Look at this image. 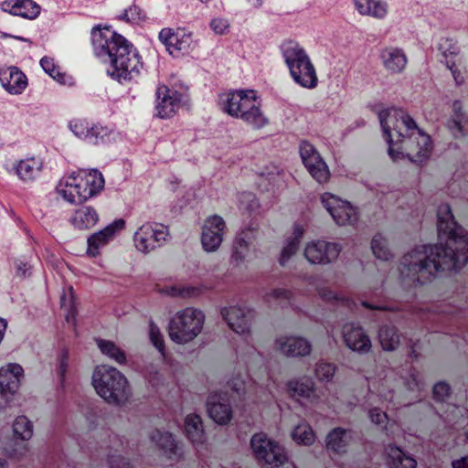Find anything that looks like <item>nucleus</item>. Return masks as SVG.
<instances>
[{"mask_svg": "<svg viewBox=\"0 0 468 468\" xmlns=\"http://www.w3.org/2000/svg\"><path fill=\"white\" fill-rule=\"evenodd\" d=\"M436 245H420L404 255L402 276L423 282L445 271L458 270L468 262V235L454 220L451 207L442 204L437 211Z\"/></svg>", "mask_w": 468, "mask_h": 468, "instance_id": "obj_1", "label": "nucleus"}, {"mask_svg": "<svg viewBox=\"0 0 468 468\" xmlns=\"http://www.w3.org/2000/svg\"><path fill=\"white\" fill-rule=\"evenodd\" d=\"M378 118L388 144V155L394 162L408 158L420 165L430 158L433 148L431 136L404 110L381 111Z\"/></svg>", "mask_w": 468, "mask_h": 468, "instance_id": "obj_2", "label": "nucleus"}, {"mask_svg": "<svg viewBox=\"0 0 468 468\" xmlns=\"http://www.w3.org/2000/svg\"><path fill=\"white\" fill-rule=\"evenodd\" d=\"M91 43L95 54L109 58L108 74L120 83L137 78L143 69L141 57L133 44L110 28H93Z\"/></svg>", "mask_w": 468, "mask_h": 468, "instance_id": "obj_3", "label": "nucleus"}, {"mask_svg": "<svg viewBox=\"0 0 468 468\" xmlns=\"http://www.w3.org/2000/svg\"><path fill=\"white\" fill-rule=\"evenodd\" d=\"M91 383L96 393L110 405L123 406L132 397L128 379L113 367L97 366L92 373Z\"/></svg>", "mask_w": 468, "mask_h": 468, "instance_id": "obj_4", "label": "nucleus"}, {"mask_svg": "<svg viewBox=\"0 0 468 468\" xmlns=\"http://www.w3.org/2000/svg\"><path fill=\"white\" fill-rule=\"evenodd\" d=\"M104 187L102 174L92 169L78 171L62 177L58 186V195L70 204H80L96 196Z\"/></svg>", "mask_w": 468, "mask_h": 468, "instance_id": "obj_5", "label": "nucleus"}, {"mask_svg": "<svg viewBox=\"0 0 468 468\" xmlns=\"http://www.w3.org/2000/svg\"><path fill=\"white\" fill-rule=\"evenodd\" d=\"M281 50L293 81L304 89L316 88V69L305 49L298 42L289 40L281 46Z\"/></svg>", "mask_w": 468, "mask_h": 468, "instance_id": "obj_6", "label": "nucleus"}, {"mask_svg": "<svg viewBox=\"0 0 468 468\" xmlns=\"http://www.w3.org/2000/svg\"><path fill=\"white\" fill-rule=\"evenodd\" d=\"M205 319V314L194 307L177 311L169 322L170 339L179 345L191 342L202 332Z\"/></svg>", "mask_w": 468, "mask_h": 468, "instance_id": "obj_7", "label": "nucleus"}, {"mask_svg": "<svg viewBox=\"0 0 468 468\" xmlns=\"http://www.w3.org/2000/svg\"><path fill=\"white\" fill-rule=\"evenodd\" d=\"M170 239L169 228L158 222H145L133 233V241L137 251L143 254L163 247Z\"/></svg>", "mask_w": 468, "mask_h": 468, "instance_id": "obj_8", "label": "nucleus"}, {"mask_svg": "<svg viewBox=\"0 0 468 468\" xmlns=\"http://www.w3.org/2000/svg\"><path fill=\"white\" fill-rule=\"evenodd\" d=\"M15 442L5 447L4 452L9 458L21 459L29 452L27 441L33 438L34 423L26 415L16 416L11 424Z\"/></svg>", "mask_w": 468, "mask_h": 468, "instance_id": "obj_9", "label": "nucleus"}, {"mask_svg": "<svg viewBox=\"0 0 468 468\" xmlns=\"http://www.w3.org/2000/svg\"><path fill=\"white\" fill-rule=\"evenodd\" d=\"M250 445L256 458L271 468H278L287 462L284 448L270 440L265 433L254 434Z\"/></svg>", "mask_w": 468, "mask_h": 468, "instance_id": "obj_10", "label": "nucleus"}, {"mask_svg": "<svg viewBox=\"0 0 468 468\" xmlns=\"http://www.w3.org/2000/svg\"><path fill=\"white\" fill-rule=\"evenodd\" d=\"M321 203L338 226L354 225L358 220V213L350 202L325 192L321 195Z\"/></svg>", "mask_w": 468, "mask_h": 468, "instance_id": "obj_11", "label": "nucleus"}, {"mask_svg": "<svg viewBox=\"0 0 468 468\" xmlns=\"http://www.w3.org/2000/svg\"><path fill=\"white\" fill-rule=\"evenodd\" d=\"M341 251L342 246L337 242L313 239L304 245L303 256L310 264L327 265L336 261Z\"/></svg>", "mask_w": 468, "mask_h": 468, "instance_id": "obj_12", "label": "nucleus"}, {"mask_svg": "<svg viewBox=\"0 0 468 468\" xmlns=\"http://www.w3.org/2000/svg\"><path fill=\"white\" fill-rule=\"evenodd\" d=\"M299 152L311 176L319 184L326 183L330 178V171L315 147L304 141L300 144Z\"/></svg>", "mask_w": 468, "mask_h": 468, "instance_id": "obj_13", "label": "nucleus"}, {"mask_svg": "<svg viewBox=\"0 0 468 468\" xmlns=\"http://www.w3.org/2000/svg\"><path fill=\"white\" fill-rule=\"evenodd\" d=\"M158 37L166 50L174 56L188 53L196 45L193 34L182 28L165 27L159 32Z\"/></svg>", "mask_w": 468, "mask_h": 468, "instance_id": "obj_14", "label": "nucleus"}, {"mask_svg": "<svg viewBox=\"0 0 468 468\" xmlns=\"http://www.w3.org/2000/svg\"><path fill=\"white\" fill-rule=\"evenodd\" d=\"M226 228L225 220L218 215L209 216L204 220L201 244L205 251L215 252L219 249Z\"/></svg>", "mask_w": 468, "mask_h": 468, "instance_id": "obj_15", "label": "nucleus"}, {"mask_svg": "<svg viewBox=\"0 0 468 468\" xmlns=\"http://www.w3.org/2000/svg\"><path fill=\"white\" fill-rule=\"evenodd\" d=\"M286 389L292 399L301 403L315 406L321 401L314 382L309 377L302 376L288 380Z\"/></svg>", "mask_w": 468, "mask_h": 468, "instance_id": "obj_16", "label": "nucleus"}, {"mask_svg": "<svg viewBox=\"0 0 468 468\" xmlns=\"http://www.w3.org/2000/svg\"><path fill=\"white\" fill-rule=\"evenodd\" d=\"M229 327L239 335H248L251 330L253 312L239 305L223 307L220 311Z\"/></svg>", "mask_w": 468, "mask_h": 468, "instance_id": "obj_17", "label": "nucleus"}, {"mask_svg": "<svg viewBox=\"0 0 468 468\" xmlns=\"http://www.w3.org/2000/svg\"><path fill=\"white\" fill-rule=\"evenodd\" d=\"M181 94L165 85H160L156 90V116L160 119L173 117L180 107Z\"/></svg>", "mask_w": 468, "mask_h": 468, "instance_id": "obj_18", "label": "nucleus"}, {"mask_svg": "<svg viewBox=\"0 0 468 468\" xmlns=\"http://www.w3.org/2000/svg\"><path fill=\"white\" fill-rule=\"evenodd\" d=\"M207 410L210 419L219 425H226L232 419L229 398L226 392H212L207 401Z\"/></svg>", "mask_w": 468, "mask_h": 468, "instance_id": "obj_19", "label": "nucleus"}, {"mask_svg": "<svg viewBox=\"0 0 468 468\" xmlns=\"http://www.w3.org/2000/svg\"><path fill=\"white\" fill-rule=\"evenodd\" d=\"M342 334L345 344L350 350L362 355L370 352L371 340L361 326L354 323L346 324Z\"/></svg>", "mask_w": 468, "mask_h": 468, "instance_id": "obj_20", "label": "nucleus"}, {"mask_svg": "<svg viewBox=\"0 0 468 468\" xmlns=\"http://www.w3.org/2000/svg\"><path fill=\"white\" fill-rule=\"evenodd\" d=\"M235 118L242 120L253 129H261L269 122L268 118L261 109V104L254 90L249 95L242 108H240V112Z\"/></svg>", "mask_w": 468, "mask_h": 468, "instance_id": "obj_21", "label": "nucleus"}, {"mask_svg": "<svg viewBox=\"0 0 468 468\" xmlns=\"http://www.w3.org/2000/svg\"><path fill=\"white\" fill-rule=\"evenodd\" d=\"M125 227V221L122 218L116 219L101 230L93 233L88 239L87 254L96 257L100 254V250L107 245L115 236V234Z\"/></svg>", "mask_w": 468, "mask_h": 468, "instance_id": "obj_22", "label": "nucleus"}, {"mask_svg": "<svg viewBox=\"0 0 468 468\" xmlns=\"http://www.w3.org/2000/svg\"><path fill=\"white\" fill-rule=\"evenodd\" d=\"M24 377V369L17 363H8L0 367V391L9 397H15L18 391L21 380Z\"/></svg>", "mask_w": 468, "mask_h": 468, "instance_id": "obj_23", "label": "nucleus"}, {"mask_svg": "<svg viewBox=\"0 0 468 468\" xmlns=\"http://www.w3.org/2000/svg\"><path fill=\"white\" fill-rule=\"evenodd\" d=\"M275 343L280 352L287 356H305L312 351L310 342L301 336H280Z\"/></svg>", "mask_w": 468, "mask_h": 468, "instance_id": "obj_24", "label": "nucleus"}, {"mask_svg": "<svg viewBox=\"0 0 468 468\" xmlns=\"http://www.w3.org/2000/svg\"><path fill=\"white\" fill-rule=\"evenodd\" d=\"M2 9L13 16L26 19H36L41 12V6L33 0H5Z\"/></svg>", "mask_w": 468, "mask_h": 468, "instance_id": "obj_25", "label": "nucleus"}, {"mask_svg": "<svg viewBox=\"0 0 468 468\" xmlns=\"http://www.w3.org/2000/svg\"><path fill=\"white\" fill-rule=\"evenodd\" d=\"M356 10L360 16L376 20H385L389 14V4L387 0H352Z\"/></svg>", "mask_w": 468, "mask_h": 468, "instance_id": "obj_26", "label": "nucleus"}, {"mask_svg": "<svg viewBox=\"0 0 468 468\" xmlns=\"http://www.w3.org/2000/svg\"><path fill=\"white\" fill-rule=\"evenodd\" d=\"M0 82L10 94H21L27 86L26 75L16 67H10L0 71Z\"/></svg>", "mask_w": 468, "mask_h": 468, "instance_id": "obj_27", "label": "nucleus"}, {"mask_svg": "<svg viewBox=\"0 0 468 468\" xmlns=\"http://www.w3.org/2000/svg\"><path fill=\"white\" fill-rule=\"evenodd\" d=\"M252 90H231L222 93L219 96L220 109L227 114L235 117L240 112L244 102L248 99Z\"/></svg>", "mask_w": 468, "mask_h": 468, "instance_id": "obj_28", "label": "nucleus"}, {"mask_svg": "<svg viewBox=\"0 0 468 468\" xmlns=\"http://www.w3.org/2000/svg\"><path fill=\"white\" fill-rule=\"evenodd\" d=\"M380 59L384 68L390 73H400L407 66L408 58L399 48L387 47L380 52Z\"/></svg>", "mask_w": 468, "mask_h": 468, "instance_id": "obj_29", "label": "nucleus"}, {"mask_svg": "<svg viewBox=\"0 0 468 468\" xmlns=\"http://www.w3.org/2000/svg\"><path fill=\"white\" fill-rule=\"evenodd\" d=\"M353 440L354 432L351 430L335 428L326 436V449L337 454L346 453Z\"/></svg>", "mask_w": 468, "mask_h": 468, "instance_id": "obj_30", "label": "nucleus"}, {"mask_svg": "<svg viewBox=\"0 0 468 468\" xmlns=\"http://www.w3.org/2000/svg\"><path fill=\"white\" fill-rule=\"evenodd\" d=\"M304 228L299 223L292 226V234L287 238L282 248L279 262L282 266L286 265L291 258L296 253L299 244L304 234Z\"/></svg>", "mask_w": 468, "mask_h": 468, "instance_id": "obj_31", "label": "nucleus"}, {"mask_svg": "<svg viewBox=\"0 0 468 468\" xmlns=\"http://www.w3.org/2000/svg\"><path fill=\"white\" fill-rule=\"evenodd\" d=\"M150 438L168 459H176L180 456L179 448L171 433L156 430L151 433Z\"/></svg>", "mask_w": 468, "mask_h": 468, "instance_id": "obj_32", "label": "nucleus"}, {"mask_svg": "<svg viewBox=\"0 0 468 468\" xmlns=\"http://www.w3.org/2000/svg\"><path fill=\"white\" fill-rule=\"evenodd\" d=\"M42 162L36 157H29L16 163L15 169L17 176L24 182L36 179L42 169Z\"/></svg>", "mask_w": 468, "mask_h": 468, "instance_id": "obj_33", "label": "nucleus"}, {"mask_svg": "<svg viewBox=\"0 0 468 468\" xmlns=\"http://www.w3.org/2000/svg\"><path fill=\"white\" fill-rule=\"evenodd\" d=\"M387 463L389 468H416V460L395 445L386 448Z\"/></svg>", "mask_w": 468, "mask_h": 468, "instance_id": "obj_34", "label": "nucleus"}, {"mask_svg": "<svg viewBox=\"0 0 468 468\" xmlns=\"http://www.w3.org/2000/svg\"><path fill=\"white\" fill-rule=\"evenodd\" d=\"M99 216L91 207H82L75 210L69 221L79 229L92 228L98 221Z\"/></svg>", "mask_w": 468, "mask_h": 468, "instance_id": "obj_35", "label": "nucleus"}, {"mask_svg": "<svg viewBox=\"0 0 468 468\" xmlns=\"http://www.w3.org/2000/svg\"><path fill=\"white\" fill-rule=\"evenodd\" d=\"M114 138V132L109 126L99 122H91L85 143L93 145H102L111 143Z\"/></svg>", "mask_w": 468, "mask_h": 468, "instance_id": "obj_36", "label": "nucleus"}, {"mask_svg": "<svg viewBox=\"0 0 468 468\" xmlns=\"http://www.w3.org/2000/svg\"><path fill=\"white\" fill-rule=\"evenodd\" d=\"M185 431L194 444L205 441L203 424L197 414H188L185 419Z\"/></svg>", "mask_w": 468, "mask_h": 468, "instance_id": "obj_37", "label": "nucleus"}, {"mask_svg": "<svg viewBox=\"0 0 468 468\" xmlns=\"http://www.w3.org/2000/svg\"><path fill=\"white\" fill-rule=\"evenodd\" d=\"M96 343L100 351L110 359L121 365L126 362V356L124 352L113 342L110 340L98 339L96 340Z\"/></svg>", "mask_w": 468, "mask_h": 468, "instance_id": "obj_38", "label": "nucleus"}, {"mask_svg": "<svg viewBox=\"0 0 468 468\" xmlns=\"http://www.w3.org/2000/svg\"><path fill=\"white\" fill-rule=\"evenodd\" d=\"M378 339L382 348L386 351L395 350L399 344V337L393 326H382L378 332Z\"/></svg>", "mask_w": 468, "mask_h": 468, "instance_id": "obj_39", "label": "nucleus"}, {"mask_svg": "<svg viewBox=\"0 0 468 468\" xmlns=\"http://www.w3.org/2000/svg\"><path fill=\"white\" fill-rule=\"evenodd\" d=\"M371 250L374 256L380 261H388L392 253L387 239L381 234H376L371 240Z\"/></svg>", "mask_w": 468, "mask_h": 468, "instance_id": "obj_40", "label": "nucleus"}, {"mask_svg": "<svg viewBox=\"0 0 468 468\" xmlns=\"http://www.w3.org/2000/svg\"><path fill=\"white\" fill-rule=\"evenodd\" d=\"M292 437L296 443L303 445H312L315 441V434L312 427L306 422L298 424L293 429Z\"/></svg>", "mask_w": 468, "mask_h": 468, "instance_id": "obj_41", "label": "nucleus"}, {"mask_svg": "<svg viewBox=\"0 0 468 468\" xmlns=\"http://www.w3.org/2000/svg\"><path fill=\"white\" fill-rule=\"evenodd\" d=\"M446 126L454 138L465 137L468 134V116L449 118Z\"/></svg>", "mask_w": 468, "mask_h": 468, "instance_id": "obj_42", "label": "nucleus"}, {"mask_svg": "<svg viewBox=\"0 0 468 468\" xmlns=\"http://www.w3.org/2000/svg\"><path fill=\"white\" fill-rule=\"evenodd\" d=\"M396 381H399V383L401 382L400 379L397 380L395 378V376L393 373H390L388 376H386L384 379H382L379 383H378V395L380 397H382L385 400H388V401H393L394 399V387L396 386L395 385V382Z\"/></svg>", "mask_w": 468, "mask_h": 468, "instance_id": "obj_43", "label": "nucleus"}, {"mask_svg": "<svg viewBox=\"0 0 468 468\" xmlns=\"http://www.w3.org/2000/svg\"><path fill=\"white\" fill-rule=\"evenodd\" d=\"M91 122L83 118H75L69 122L70 132L80 140L86 141Z\"/></svg>", "mask_w": 468, "mask_h": 468, "instance_id": "obj_44", "label": "nucleus"}, {"mask_svg": "<svg viewBox=\"0 0 468 468\" xmlns=\"http://www.w3.org/2000/svg\"><path fill=\"white\" fill-rule=\"evenodd\" d=\"M40 66L46 73H48L51 78L56 80L58 82L61 84H66L68 82V79L69 78L65 73L59 72L52 58L48 57L42 58L40 59Z\"/></svg>", "mask_w": 468, "mask_h": 468, "instance_id": "obj_45", "label": "nucleus"}, {"mask_svg": "<svg viewBox=\"0 0 468 468\" xmlns=\"http://www.w3.org/2000/svg\"><path fill=\"white\" fill-rule=\"evenodd\" d=\"M249 245L243 239H238L234 244V251L231 256L232 263L239 267L244 263L248 256Z\"/></svg>", "mask_w": 468, "mask_h": 468, "instance_id": "obj_46", "label": "nucleus"}, {"mask_svg": "<svg viewBox=\"0 0 468 468\" xmlns=\"http://www.w3.org/2000/svg\"><path fill=\"white\" fill-rule=\"evenodd\" d=\"M336 367L328 362L320 361L315 365L314 375L320 381H330L335 374Z\"/></svg>", "mask_w": 468, "mask_h": 468, "instance_id": "obj_47", "label": "nucleus"}, {"mask_svg": "<svg viewBox=\"0 0 468 468\" xmlns=\"http://www.w3.org/2000/svg\"><path fill=\"white\" fill-rule=\"evenodd\" d=\"M118 17L127 23L137 24L145 18V15L138 5H132L125 8Z\"/></svg>", "mask_w": 468, "mask_h": 468, "instance_id": "obj_48", "label": "nucleus"}, {"mask_svg": "<svg viewBox=\"0 0 468 468\" xmlns=\"http://www.w3.org/2000/svg\"><path fill=\"white\" fill-rule=\"evenodd\" d=\"M438 49L446 60H449V57L457 56L459 52L456 41L451 37H441L438 43Z\"/></svg>", "mask_w": 468, "mask_h": 468, "instance_id": "obj_49", "label": "nucleus"}, {"mask_svg": "<svg viewBox=\"0 0 468 468\" xmlns=\"http://www.w3.org/2000/svg\"><path fill=\"white\" fill-rule=\"evenodd\" d=\"M259 207V201L250 192H242L239 195V208L246 212H252Z\"/></svg>", "mask_w": 468, "mask_h": 468, "instance_id": "obj_50", "label": "nucleus"}, {"mask_svg": "<svg viewBox=\"0 0 468 468\" xmlns=\"http://www.w3.org/2000/svg\"><path fill=\"white\" fill-rule=\"evenodd\" d=\"M149 337L153 346L159 351L163 357H165V351L163 335L158 326L153 322L149 324Z\"/></svg>", "mask_w": 468, "mask_h": 468, "instance_id": "obj_51", "label": "nucleus"}, {"mask_svg": "<svg viewBox=\"0 0 468 468\" xmlns=\"http://www.w3.org/2000/svg\"><path fill=\"white\" fill-rule=\"evenodd\" d=\"M291 292L285 289H273L264 295V300L269 304H280L290 299Z\"/></svg>", "mask_w": 468, "mask_h": 468, "instance_id": "obj_52", "label": "nucleus"}, {"mask_svg": "<svg viewBox=\"0 0 468 468\" xmlns=\"http://www.w3.org/2000/svg\"><path fill=\"white\" fill-rule=\"evenodd\" d=\"M61 306L67 310L66 320L69 322L70 319L74 320L75 317V303L72 288L68 292L64 291L60 298Z\"/></svg>", "mask_w": 468, "mask_h": 468, "instance_id": "obj_53", "label": "nucleus"}, {"mask_svg": "<svg viewBox=\"0 0 468 468\" xmlns=\"http://www.w3.org/2000/svg\"><path fill=\"white\" fill-rule=\"evenodd\" d=\"M210 27L215 34L224 35L229 32V22L225 17H215L210 21Z\"/></svg>", "mask_w": 468, "mask_h": 468, "instance_id": "obj_54", "label": "nucleus"}, {"mask_svg": "<svg viewBox=\"0 0 468 468\" xmlns=\"http://www.w3.org/2000/svg\"><path fill=\"white\" fill-rule=\"evenodd\" d=\"M450 395V386L444 382L440 381L433 387V398L438 401H445Z\"/></svg>", "mask_w": 468, "mask_h": 468, "instance_id": "obj_55", "label": "nucleus"}, {"mask_svg": "<svg viewBox=\"0 0 468 468\" xmlns=\"http://www.w3.org/2000/svg\"><path fill=\"white\" fill-rule=\"evenodd\" d=\"M418 377L419 376L417 374L413 373L410 375L411 379H409L404 383L409 392L413 393L412 397L415 399L419 398V393L423 388V384L418 379Z\"/></svg>", "mask_w": 468, "mask_h": 468, "instance_id": "obj_56", "label": "nucleus"}, {"mask_svg": "<svg viewBox=\"0 0 468 468\" xmlns=\"http://www.w3.org/2000/svg\"><path fill=\"white\" fill-rule=\"evenodd\" d=\"M446 67L451 71L456 85H462L464 82L463 71L458 68L452 60H446Z\"/></svg>", "mask_w": 468, "mask_h": 468, "instance_id": "obj_57", "label": "nucleus"}, {"mask_svg": "<svg viewBox=\"0 0 468 468\" xmlns=\"http://www.w3.org/2000/svg\"><path fill=\"white\" fill-rule=\"evenodd\" d=\"M173 296L189 297L198 292L195 287H171L169 292Z\"/></svg>", "mask_w": 468, "mask_h": 468, "instance_id": "obj_58", "label": "nucleus"}, {"mask_svg": "<svg viewBox=\"0 0 468 468\" xmlns=\"http://www.w3.org/2000/svg\"><path fill=\"white\" fill-rule=\"evenodd\" d=\"M369 418L371 421L377 425H381L388 422L387 413L378 408H374L369 411Z\"/></svg>", "mask_w": 468, "mask_h": 468, "instance_id": "obj_59", "label": "nucleus"}, {"mask_svg": "<svg viewBox=\"0 0 468 468\" xmlns=\"http://www.w3.org/2000/svg\"><path fill=\"white\" fill-rule=\"evenodd\" d=\"M108 463L110 468H133L131 463L121 455L109 456Z\"/></svg>", "mask_w": 468, "mask_h": 468, "instance_id": "obj_60", "label": "nucleus"}, {"mask_svg": "<svg viewBox=\"0 0 468 468\" xmlns=\"http://www.w3.org/2000/svg\"><path fill=\"white\" fill-rule=\"evenodd\" d=\"M318 293H319V296L324 300V301H328V302H331V301H342L344 302L345 299L344 298H340L337 293H335V292L329 290L328 288H325V287H322L318 290Z\"/></svg>", "mask_w": 468, "mask_h": 468, "instance_id": "obj_61", "label": "nucleus"}, {"mask_svg": "<svg viewBox=\"0 0 468 468\" xmlns=\"http://www.w3.org/2000/svg\"><path fill=\"white\" fill-rule=\"evenodd\" d=\"M452 114L450 118H461L464 116H468V114L463 111V102L460 100H454L452 102Z\"/></svg>", "mask_w": 468, "mask_h": 468, "instance_id": "obj_62", "label": "nucleus"}, {"mask_svg": "<svg viewBox=\"0 0 468 468\" xmlns=\"http://www.w3.org/2000/svg\"><path fill=\"white\" fill-rule=\"evenodd\" d=\"M67 369H68V356L66 353H64V354H62V356L60 357L58 367V375L60 377L61 382H64V380H65Z\"/></svg>", "mask_w": 468, "mask_h": 468, "instance_id": "obj_63", "label": "nucleus"}, {"mask_svg": "<svg viewBox=\"0 0 468 468\" xmlns=\"http://www.w3.org/2000/svg\"><path fill=\"white\" fill-rule=\"evenodd\" d=\"M30 268V265L23 261H18L16 263V274L21 277H26L29 273Z\"/></svg>", "mask_w": 468, "mask_h": 468, "instance_id": "obj_64", "label": "nucleus"}]
</instances>
